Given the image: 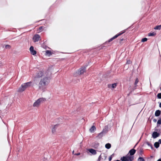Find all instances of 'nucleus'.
<instances>
[{
	"label": "nucleus",
	"instance_id": "obj_13",
	"mask_svg": "<svg viewBox=\"0 0 161 161\" xmlns=\"http://www.w3.org/2000/svg\"><path fill=\"white\" fill-rule=\"evenodd\" d=\"M96 128L94 126H92L89 129V131L91 133L94 132L96 130Z\"/></svg>",
	"mask_w": 161,
	"mask_h": 161
},
{
	"label": "nucleus",
	"instance_id": "obj_20",
	"mask_svg": "<svg viewBox=\"0 0 161 161\" xmlns=\"http://www.w3.org/2000/svg\"><path fill=\"white\" fill-rule=\"evenodd\" d=\"M147 39L146 38H144L142 39L141 41L142 42H146L147 41Z\"/></svg>",
	"mask_w": 161,
	"mask_h": 161
},
{
	"label": "nucleus",
	"instance_id": "obj_10",
	"mask_svg": "<svg viewBox=\"0 0 161 161\" xmlns=\"http://www.w3.org/2000/svg\"><path fill=\"white\" fill-rule=\"evenodd\" d=\"M153 137L155 139L158 137L159 136V134L157 132H154L152 134Z\"/></svg>",
	"mask_w": 161,
	"mask_h": 161
},
{
	"label": "nucleus",
	"instance_id": "obj_3",
	"mask_svg": "<svg viewBox=\"0 0 161 161\" xmlns=\"http://www.w3.org/2000/svg\"><path fill=\"white\" fill-rule=\"evenodd\" d=\"M32 85V82L31 81L23 84L18 89V92H22L24 91L27 88L31 87Z\"/></svg>",
	"mask_w": 161,
	"mask_h": 161
},
{
	"label": "nucleus",
	"instance_id": "obj_18",
	"mask_svg": "<svg viewBox=\"0 0 161 161\" xmlns=\"http://www.w3.org/2000/svg\"><path fill=\"white\" fill-rule=\"evenodd\" d=\"M161 29V25H157L154 27V29L155 30H160Z\"/></svg>",
	"mask_w": 161,
	"mask_h": 161
},
{
	"label": "nucleus",
	"instance_id": "obj_39",
	"mask_svg": "<svg viewBox=\"0 0 161 161\" xmlns=\"http://www.w3.org/2000/svg\"><path fill=\"white\" fill-rule=\"evenodd\" d=\"M120 161V160H117V161Z\"/></svg>",
	"mask_w": 161,
	"mask_h": 161
},
{
	"label": "nucleus",
	"instance_id": "obj_15",
	"mask_svg": "<svg viewBox=\"0 0 161 161\" xmlns=\"http://www.w3.org/2000/svg\"><path fill=\"white\" fill-rule=\"evenodd\" d=\"M105 147L108 149H109L111 147V145L110 144L108 143L106 144L105 145Z\"/></svg>",
	"mask_w": 161,
	"mask_h": 161
},
{
	"label": "nucleus",
	"instance_id": "obj_1",
	"mask_svg": "<svg viewBox=\"0 0 161 161\" xmlns=\"http://www.w3.org/2000/svg\"><path fill=\"white\" fill-rule=\"evenodd\" d=\"M51 75V72L50 70L39 71L37 74L36 77L41 78L39 84L40 88H42L48 85L50 81Z\"/></svg>",
	"mask_w": 161,
	"mask_h": 161
},
{
	"label": "nucleus",
	"instance_id": "obj_29",
	"mask_svg": "<svg viewBox=\"0 0 161 161\" xmlns=\"http://www.w3.org/2000/svg\"><path fill=\"white\" fill-rule=\"evenodd\" d=\"M147 144L148 145V146H150V144L149 143V142H147Z\"/></svg>",
	"mask_w": 161,
	"mask_h": 161
},
{
	"label": "nucleus",
	"instance_id": "obj_17",
	"mask_svg": "<svg viewBox=\"0 0 161 161\" xmlns=\"http://www.w3.org/2000/svg\"><path fill=\"white\" fill-rule=\"evenodd\" d=\"M154 146L156 148H158L159 146V142H155L154 144Z\"/></svg>",
	"mask_w": 161,
	"mask_h": 161
},
{
	"label": "nucleus",
	"instance_id": "obj_30",
	"mask_svg": "<svg viewBox=\"0 0 161 161\" xmlns=\"http://www.w3.org/2000/svg\"><path fill=\"white\" fill-rule=\"evenodd\" d=\"M156 121H157V120H156V119H153V121H154V122H156Z\"/></svg>",
	"mask_w": 161,
	"mask_h": 161
},
{
	"label": "nucleus",
	"instance_id": "obj_11",
	"mask_svg": "<svg viewBox=\"0 0 161 161\" xmlns=\"http://www.w3.org/2000/svg\"><path fill=\"white\" fill-rule=\"evenodd\" d=\"M88 151L93 155H95L97 153L96 151L93 149H89Z\"/></svg>",
	"mask_w": 161,
	"mask_h": 161
},
{
	"label": "nucleus",
	"instance_id": "obj_27",
	"mask_svg": "<svg viewBox=\"0 0 161 161\" xmlns=\"http://www.w3.org/2000/svg\"><path fill=\"white\" fill-rule=\"evenodd\" d=\"M131 63L130 61V60H127V63L130 64Z\"/></svg>",
	"mask_w": 161,
	"mask_h": 161
},
{
	"label": "nucleus",
	"instance_id": "obj_37",
	"mask_svg": "<svg viewBox=\"0 0 161 161\" xmlns=\"http://www.w3.org/2000/svg\"><path fill=\"white\" fill-rule=\"evenodd\" d=\"M74 75H75V76H76V75L75 74H74Z\"/></svg>",
	"mask_w": 161,
	"mask_h": 161
},
{
	"label": "nucleus",
	"instance_id": "obj_6",
	"mask_svg": "<svg viewBox=\"0 0 161 161\" xmlns=\"http://www.w3.org/2000/svg\"><path fill=\"white\" fill-rule=\"evenodd\" d=\"M32 39L34 42H36L41 40V37L39 35L36 34L34 36Z\"/></svg>",
	"mask_w": 161,
	"mask_h": 161
},
{
	"label": "nucleus",
	"instance_id": "obj_38",
	"mask_svg": "<svg viewBox=\"0 0 161 161\" xmlns=\"http://www.w3.org/2000/svg\"><path fill=\"white\" fill-rule=\"evenodd\" d=\"M74 151H73L72 152V153H73V154H74Z\"/></svg>",
	"mask_w": 161,
	"mask_h": 161
},
{
	"label": "nucleus",
	"instance_id": "obj_24",
	"mask_svg": "<svg viewBox=\"0 0 161 161\" xmlns=\"http://www.w3.org/2000/svg\"><path fill=\"white\" fill-rule=\"evenodd\" d=\"M138 79H136L135 82V85H136L138 82Z\"/></svg>",
	"mask_w": 161,
	"mask_h": 161
},
{
	"label": "nucleus",
	"instance_id": "obj_21",
	"mask_svg": "<svg viewBox=\"0 0 161 161\" xmlns=\"http://www.w3.org/2000/svg\"><path fill=\"white\" fill-rule=\"evenodd\" d=\"M157 97L159 99L161 98V93H159L157 94Z\"/></svg>",
	"mask_w": 161,
	"mask_h": 161
},
{
	"label": "nucleus",
	"instance_id": "obj_34",
	"mask_svg": "<svg viewBox=\"0 0 161 161\" xmlns=\"http://www.w3.org/2000/svg\"><path fill=\"white\" fill-rule=\"evenodd\" d=\"M111 159H112V158H111V157H110L109 158V160L110 161L111 160Z\"/></svg>",
	"mask_w": 161,
	"mask_h": 161
},
{
	"label": "nucleus",
	"instance_id": "obj_19",
	"mask_svg": "<svg viewBox=\"0 0 161 161\" xmlns=\"http://www.w3.org/2000/svg\"><path fill=\"white\" fill-rule=\"evenodd\" d=\"M156 35V34L154 33H150L148 34V36H154Z\"/></svg>",
	"mask_w": 161,
	"mask_h": 161
},
{
	"label": "nucleus",
	"instance_id": "obj_2",
	"mask_svg": "<svg viewBox=\"0 0 161 161\" xmlns=\"http://www.w3.org/2000/svg\"><path fill=\"white\" fill-rule=\"evenodd\" d=\"M136 152V150L134 149H132L129 152L130 155L128 154L125 156L121 157L120 160L122 161H132L133 159V155Z\"/></svg>",
	"mask_w": 161,
	"mask_h": 161
},
{
	"label": "nucleus",
	"instance_id": "obj_9",
	"mask_svg": "<svg viewBox=\"0 0 161 161\" xmlns=\"http://www.w3.org/2000/svg\"><path fill=\"white\" fill-rule=\"evenodd\" d=\"M30 51L32 54L35 55L36 54V51L34 49V47L33 46H31L30 47Z\"/></svg>",
	"mask_w": 161,
	"mask_h": 161
},
{
	"label": "nucleus",
	"instance_id": "obj_28",
	"mask_svg": "<svg viewBox=\"0 0 161 161\" xmlns=\"http://www.w3.org/2000/svg\"><path fill=\"white\" fill-rule=\"evenodd\" d=\"M159 142V143H161V139H159L158 141V142Z\"/></svg>",
	"mask_w": 161,
	"mask_h": 161
},
{
	"label": "nucleus",
	"instance_id": "obj_22",
	"mask_svg": "<svg viewBox=\"0 0 161 161\" xmlns=\"http://www.w3.org/2000/svg\"><path fill=\"white\" fill-rule=\"evenodd\" d=\"M138 161H144V159L142 158V157H140L138 160Z\"/></svg>",
	"mask_w": 161,
	"mask_h": 161
},
{
	"label": "nucleus",
	"instance_id": "obj_26",
	"mask_svg": "<svg viewBox=\"0 0 161 161\" xmlns=\"http://www.w3.org/2000/svg\"><path fill=\"white\" fill-rule=\"evenodd\" d=\"M101 155H100L99 157V158H98V161H100L101 160Z\"/></svg>",
	"mask_w": 161,
	"mask_h": 161
},
{
	"label": "nucleus",
	"instance_id": "obj_33",
	"mask_svg": "<svg viewBox=\"0 0 161 161\" xmlns=\"http://www.w3.org/2000/svg\"><path fill=\"white\" fill-rule=\"evenodd\" d=\"M159 107L161 108V102L159 104Z\"/></svg>",
	"mask_w": 161,
	"mask_h": 161
},
{
	"label": "nucleus",
	"instance_id": "obj_5",
	"mask_svg": "<svg viewBox=\"0 0 161 161\" xmlns=\"http://www.w3.org/2000/svg\"><path fill=\"white\" fill-rule=\"evenodd\" d=\"M86 67H83L80 68L76 72L78 75L82 74L86 71Z\"/></svg>",
	"mask_w": 161,
	"mask_h": 161
},
{
	"label": "nucleus",
	"instance_id": "obj_35",
	"mask_svg": "<svg viewBox=\"0 0 161 161\" xmlns=\"http://www.w3.org/2000/svg\"><path fill=\"white\" fill-rule=\"evenodd\" d=\"M157 161H161V159H158Z\"/></svg>",
	"mask_w": 161,
	"mask_h": 161
},
{
	"label": "nucleus",
	"instance_id": "obj_8",
	"mask_svg": "<svg viewBox=\"0 0 161 161\" xmlns=\"http://www.w3.org/2000/svg\"><path fill=\"white\" fill-rule=\"evenodd\" d=\"M125 32V31H124V32H122V33H119V34H118L116 35H115L114 36V37H113L112 38H111L108 41V42H111V41H112L114 39H115V38H117L118 36H119L122 35V34H123V33H124V32Z\"/></svg>",
	"mask_w": 161,
	"mask_h": 161
},
{
	"label": "nucleus",
	"instance_id": "obj_7",
	"mask_svg": "<svg viewBox=\"0 0 161 161\" xmlns=\"http://www.w3.org/2000/svg\"><path fill=\"white\" fill-rule=\"evenodd\" d=\"M117 86V84L116 83H114L112 84H110L108 85V87L109 88L111 89L112 90H114V88H116Z\"/></svg>",
	"mask_w": 161,
	"mask_h": 161
},
{
	"label": "nucleus",
	"instance_id": "obj_14",
	"mask_svg": "<svg viewBox=\"0 0 161 161\" xmlns=\"http://www.w3.org/2000/svg\"><path fill=\"white\" fill-rule=\"evenodd\" d=\"M160 114V111L159 110H157L156 111L155 114V116H158Z\"/></svg>",
	"mask_w": 161,
	"mask_h": 161
},
{
	"label": "nucleus",
	"instance_id": "obj_36",
	"mask_svg": "<svg viewBox=\"0 0 161 161\" xmlns=\"http://www.w3.org/2000/svg\"><path fill=\"white\" fill-rule=\"evenodd\" d=\"M2 64V62L1 61H0V64Z\"/></svg>",
	"mask_w": 161,
	"mask_h": 161
},
{
	"label": "nucleus",
	"instance_id": "obj_25",
	"mask_svg": "<svg viewBox=\"0 0 161 161\" xmlns=\"http://www.w3.org/2000/svg\"><path fill=\"white\" fill-rule=\"evenodd\" d=\"M157 124L159 125L161 124V119H159L158 121Z\"/></svg>",
	"mask_w": 161,
	"mask_h": 161
},
{
	"label": "nucleus",
	"instance_id": "obj_31",
	"mask_svg": "<svg viewBox=\"0 0 161 161\" xmlns=\"http://www.w3.org/2000/svg\"><path fill=\"white\" fill-rule=\"evenodd\" d=\"M80 154V153H79L77 154H75V155H79Z\"/></svg>",
	"mask_w": 161,
	"mask_h": 161
},
{
	"label": "nucleus",
	"instance_id": "obj_32",
	"mask_svg": "<svg viewBox=\"0 0 161 161\" xmlns=\"http://www.w3.org/2000/svg\"><path fill=\"white\" fill-rule=\"evenodd\" d=\"M104 155V157H105L104 159H106V158L107 156H106V155Z\"/></svg>",
	"mask_w": 161,
	"mask_h": 161
},
{
	"label": "nucleus",
	"instance_id": "obj_16",
	"mask_svg": "<svg viewBox=\"0 0 161 161\" xmlns=\"http://www.w3.org/2000/svg\"><path fill=\"white\" fill-rule=\"evenodd\" d=\"M52 54L51 52L48 51L47 50L46 52V55L47 56H49L50 55H51Z\"/></svg>",
	"mask_w": 161,
	"mask_h": 161
},
{
	"label": "nucleus",
	"instance_id": "obj_23",
	"mask_svg": "<svg viewBox=\"0 0 161 161\" xmlns=\"http://www.w3.org/2000/svg\"><path fill=\"white\" fill-rule=\"evenodd\" d=\"M103 132H102L100 133L98 135V136L99 137H101L103 135Z\"/></svg>",
	"mask_w": 161,
	"mask_h": 161
},
{
	"label": "nucleus",
	"instance_id": "obj_12",
	"mask_svg": "<svg viewBox=\"0 0 161 161\" xmlns=\"http://www.w3.org/2000/svg\"><path fill=\"white\" fill-rule=\"evenodd\" d=\"M58 125H54L53 126V128L52 130V132L53 133H55L56 131V129Z\"/></svg>",
	"mask_w": 161,
	"mask_h": 161
},
{
	"label": "nucleus",
	"instance_id": "obj_4",
	"mask_svg": "<svg viewBox=\"0 0 161 161\" xmlns=\"http://www.w3.org/2000/svg\"><path fill=\"white\" fill-rule=\"evenodd\" d=\"M46 100L44 98H40L36 100L33 104V106L35 107H38L41 103L44 102Z\"/></svg>",
	"mask_w": 161,
	"mask_h": 161
}]
</instances>
